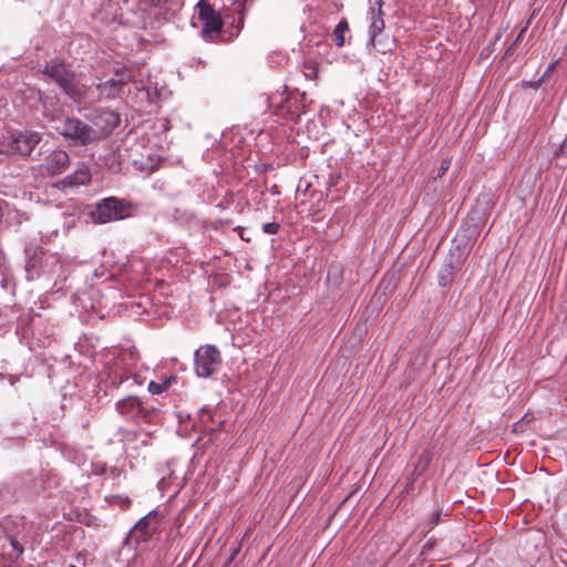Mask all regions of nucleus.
Instances as JSON below:
<instances>
[{
  "instance_id": "393cba45",
  "label": "nucleus",
  "mask_w": 567,
  "mask_h": 567,
  "mask_svg": "<svg viewBox=\"0 0 567 567\" xmlns=\"http://www.w3.org/2000/svg\"><path fill=\"white\" fill-rule=\"evenodd\" d=\"M450 164H451L450 161L443 159L442 163H441V166L437 169L436 177H442L446 173V171L449 169Z\"/></svg>"
},
{
  "instance_id": "7ed1b4c3",
  "label": "nucleus",
  "mask_w": 567,
  "mask_h": 567,
  "mask_svg": "<svg viewBox=\"0 0 567 567\" xmlns=\"http://www.w3.org/2000/svg\"><path fill=\"white\" fill-rule=\"evenodd\" d=\"M43 73L53 80L71 99L80 100L84 95V86L74 78V74L68 70L65 64L60 61L47 62Z\"/></svg>"
},
{
  "instance_id": "5701e85b",
  "label": "nucleus",
  "mask_w": 567,
  "mask_h": 567,
  "mask_svg": "<svg viewBox=\"0 0 567 567\" xmlns=\"http://www.w3.org/2000/svg\"><path fill=\"white\" fill-rule=\"evenodd\" d=\"M198 415V422L202 423V425H207V423L212 422L216 425H224V420H217L216 415L212 413L208 409H202L197 412Z\"/></svg>"
},
{
  "instance_id": "e433bc0d",
  "label": "nucleus",
  "mask_w": 567,
  "mask_h": 567,
  "mask_svg": "<svg viewBox=\"0 0 567 567\" xmlns=\"http://www.w3.org/2000/svg\"><path fill=\"white\" fill-rule=\"evenodd\" d=\"M238 553V549H235L230 556V560L234 559V557L236 556V554Z\"/></svg>"
},
{
  "instance_id": "6e6552de",
  "label": "nucleus",
  "mask_w": 567,
  "mask_h": 567,
  "mask_svg": "<svg viewBox=\"0 0 567 567\" xmlns=\"http://www.w3.org/2000/svg\"><path fill=\"white\" fill-rule=\"evenodd\" d=\"M199 19L203 22L202 32L204 37L218 33L223 29L224 21L219 13L210 4L200 6Z\"/></svg>"
},
{
  "instance_id": "20e7f679",
  "label": "nucleus",
  "mask_w": 567,
  "mask_h": 567,
  "mask_svg": "<svg viewBox=\"0 0 567 567\" xmlns=\"http://www.w3.org/2000/svg\"><path fill=\"white\" fill-rule=\"evenodd\" d=\"M132 206L116 197H107L96 204L94 210L91 212V218L94 223L106 224L111 221L122 220L131 216Z\"/></svg>"
},
{
  "instance_id": "4be33fe9",
  "label": "nucleus",
  "mask_w": 567,
  "mask_h": 567,
  "mask_svg": "<svg viewBox=\"0 0 567 567\" xmlns=\"http://www.w3.org/2000/svg\"><path fill=\"white\" fill-rule=\"evenodd\" d=\"M349 30V24L346 19H342L333 30L334 42L338 47L344 45V34Z\"/></svg>"
},
{
  "instance_id": "f704fd0d",
  "label": "nucleus",
  "mask_w": 567,
  "mask_h": 567,
  "mask_svg": "<svg viewBox=\"0 0 567 567\" xmlns=\"http://www.w3.org/2000/svg\"><path fill=\"white\" fill-rule=\"evenodd\" d=\"M34 266H35V264H34V261H33L32 259H31V260H29V261L27 262V268H28V269H29L30 267H34Z\"/></svg>"
},
{
  "instance_id": "72a5a7b5",
  "label": "nucleus",
  "mask_w": 567,
  "mask_h": 567,
  "mask_svg": "<svg viewBox=\"0 0 567 567\" xmlns=\"http://www.w3.org/2000/svg\"><path fill=\"white\" fill-rule=\"evenodd\" d=\"M124 355H128L130 359H134L135 358V352L134 351H128Z\"/></svg>"
},
{
  "instance_id": "c85d7f7f",
  "label": "nucleus",
  "mask_w": 567,
  "mask_h": 567,
  "mask_svg": "<svg viewBox=\"0 0 567 567\" xmlns=\"http://www.w3.org/2000/svg\"><path fill=\"white\" fill-rule=\"evenodd\" d=\"M527 417H528V414L523 415V416H522V419H520L518 422H515L513 425H517V424H518V423H520V422L529 423V422H530V420H529V419H527Z\"/></svg>"
},
{
  "instance_id": "2eb2a0df",
  "label": "nucleus",
  "mask_w": 567,
  "mask_h": 567,
  "mask_svg": "<svg viewBox=\"0 0 567 567\" xmlns=\"http://www.w3.org/2000/svg\"><path fill=\"white\" fill-rule=\"evenodd\" d=\"M100 96L104 99H114L120 95L122 87L115 78L109 79L104 82L96 84Z\"/></svg>"
},
{
  "instance_id": "7c9ffc66",
  "label": "nucleus",
  "mask_w": 567,
  "mask_h": 567,
  "mask_svg": "<svg viewBox=\"0 0 567 567\" xmlns=\"http://www.w3.org/2000/svg\"><path fill=\"white\" fill-rule=\"evenodd\" d=\"M237 229L239 230V236H240V238H241L243 240H247V241H248L249 239H248V238H245V234H244L245 229H244V228H241V227H238Z\"/></svg>"
},
{
  "instance_id": "4468645a",
  "label": "nucleus",
  "mask_w": 567,
  "mask_h": 567,
  "mask_svg": "<svg viewBox=\"0 0 567 567\" xmlns=\"http://www.w3.org/2000/svg\"><path fill=\"white\" fill-rule=\"evenodd\" d=\"M156 512H150L135 524L134 530L141 533L143 537L152 535L156 529Z\"/></svg>"
},
{
  "instance_id": "0eeeda50",
  "label": "nucleus",
  "mask_w": 567,
  "mask_h": 567,
  "mask_svg": "<svg viewBox=\"0 0 567 567\" xmlns=\"http://www.w3.org/2000/svg\"><path fill=\"white\" fill-rule=\"evenodd\" d=\"M465 259L464 252L457 245L454 250H451L449 258L439 271V284L441 287H449L454 281V275L460 269Z\"/></svg>"
},
{
  "instance_id": "a878e982",
  "label": "nucleus",
  "mask_w": 567,
  "mask_h": 567,
  "mask_svg": "<svg viewBox=\"0 0 567 567\" xmlns=\"http://www.w3.org/2000/svg\"><path fill=\"white\" fill-rule=\"evenodd\" d=\"M441 519V513L440 512H434L431 516H430V523L432 525H436L439 523V520Z\"/></svg>"
},
{
  "instance_id": "473e14b6",
  "label": "nucleus",
  "mask_w": 567,
  "mask_h": 567,
  "mask_svg": "<svg viewBox=\"0 0 567 567\" xmlns=\"http://www.w3.org/2000/svg\"><path fill=\"white\" fill-rule=\"evenodd\" d=\"M332 271H336V274H338V272H339V267H331V268L329 269V271H328V277H330V275H331V272H332Z\"/></svg>"
},
{
  "instance_id": "412c9836",
  "label": "nucleus",
  "mask_w": 567,
  "mask_h": 567,
  "mask_svg": "<svg viewBox=\"0 0 567 567\" xmlns=\"http://www.w3.org/2000/svg\"><path fill=\"white\" fill-rule=\"evenodd\" d=\"M115 80L120 83L121 87L135 80L134 70L127 66L115 70Z\"/></svg>"
},
{
  "instance_id": "b1692460",
  "label": "nucleus",
  "mask_w": 567,
  "mask_h": 567,
  "mask_svg": "<svg viewBox=\"0 0 567 567\" xmlns=\"http://www.w3.org/2000/svg\"><path fill=\"white\" fill-rule=\"evenodd\" d=\"M279 228H280V226L276 221L266 223L262 225V230L266 234H271V235L277 234Z\"/></svg>"
},
{
  "instance_id": "39448f33",
  "label": "nucleus",
  "mask_w": 567,
  "mask_h": 567,
  "mask_svg": "<svg viewBox=\"0 0 567 567\" xmlns=\"http://www.w3.org/2000/svg\"><path fill=\"white\" fill-rule=\"evenodd\" d=\"M221 365L219 350L212 344L199 347L194 353V370L199 378H209L216 373Z\"/></svg>"
},
{
  "instance_id": "9d476101",
  "label": "nucleus",
  "mask_w": 567,
  "mask_h": 567,
  "mask_svg": "<svg viewBox=\"0 0 567 567\" xmlns=\"http://www.w3.org/2000/svg\"><path fill=\"white\" fill-rule=\"evenodd\" d=\"M434 453L431 449H424L414 464L413 471L408 475L403 492L410 493L414 489L416 480L423 475L433 460Z\"/></svg>"
},
{
  "instance_id": "f03ea898",
  "label": "nucleus",
  "mask_w": 567,
  "mask_h": 567,
  "mask_svg": "<svg viewBox=\"0 0 567 567\" xmlns=\"http://www.w3.org/2000/svg\"><path fill=\"white\" fill-rule=\"evenodd\" d=\"M41 142V135L34 131H20L0 140V153L8 156H28Z\"/></svg>"
},
{
  "instance_id": "a211bd4d",
  "label": "nucleus",
  "mask_w": 567,
  "mask_h": 567,
  "mask_svg": "<svg viewBox=\"0 0 567 567\" xmlns=\"http://www.w3.org/2000/svg\"><path fill=\"white\" fill-rule=\"evenodd\" d=\"M177 381V375H169L161 382L151 381L148 383V391L152 394H161L167 391L172 383Z\"/></svg>"
},
{
  "instance_id": "f257e3e1",
  "label": "nucleus",
  "mask_w": 567,
  "mask_h": 567,
  "mask_svg": "<svg viewBox=\"0 0 567 567\" xmlns=\"http://www.w3.org/2000/svg\"><path fill=\"white\" fill-rule=\"evenodd\" d=\"M51 127L75 146H85L100 140V131L75 116L63 113L48 116Z\"/></svg>"
},
{
  "instance_id": "ddd939ff",
  "label": "nucleus",
  "mask_w": 567,
  "mask_h": 567,
  "mask_svg": "<svg viewBox=\"0 0 567 567\" xmlns=\"http://www.w3.org/2000/svg\"><path fill=\"white\" fill-rule=\"evenodd\" d=\"M247 1L248 0H235L233 2L234 9L238 13V17L237 18L234 17L230 22V27L233 30L230 31L229 35L231 38L238 35V33L240 32V30L244 27L245 14H246L245 4Z\"/></svg>"
},
{
  "instance_id": "aec40b11",
  "label": "nucleus",
  "mask_w": 567,
  "mask_h": 567,
  "mask_svg": "<svg viewBox=\"0 0 567 567\" xmlns=\"http://www.w3.org/2000/svg\"><path fill=\"white\" fill-rule=\"evenodd\" d=\"M446 435V430L443 429L442 431L439 432L436 429L432 434L431 443H429V445L425 449H431L432 452L435 454L436 449L442 450L444 447L447 440Z\"/></svg>"
},
{
  "instance_id": "bb28decb",
  "label": "nucleus",
  "mask_w": 567,
  "mask_h": 567,
  "mask_svg": "<svg viewBox=\"0 0 567 567\" xmlns=\"http://www.w3.org/2000/svg\"><path fill=\"white\" fill-rule=\"evenodd\" d=\"M528 24H529V21L526 23V25L520 30L519 34L517 35V38L515 39V41L513 42V44L509 47V50L522 39V35L523 33L527 30L528 28Z\"/></svg>"
},
{
  "instance_id": "c756f323",
  "label": "nucleus",
  "mask_w": 567,
  "mask_h": 567,
  "mask_svg": "<svg viewBox=\"0 0 567 567\" xmlns=\"http://www.w3.org/2000/svg\"><path fill=\"white\" fill-rule=\"evenodd\" d=\"M512 432H513L514 434H520V433H523V432H524V427H517V426H514V427L512 429Z\"/></svg>"
},
{
  "instance_id": "423d86ee",
  "label": "nucleus",
  "mask_w": 567,
  "mask_h": 567,
  "mask_svg": "<svg viewBox=\"0 0 567 567\" xmlns=\"http://www.w3.org/2000/svg\"><path fill=\"white\" fill-rule=\"evenodd\" d=\"M69 166V154L63 150H53L44 156L40 172L43 176L53 177L63 174Z\"/></svg>"
},
{
  "instance_id": "cd10ccee",
  "label": "nucleus",
  "mask_w": 567,
  "mask_h": 567,
  "mask_svg": "<svg viewBox=\"0 0 567 567\" xmlns=\"http://www.w3.org/2000/svg\"><path fill=\"white\" fill-rule=\"evenodd\" d=\"M554 69H555V63H550V64L547 66V69H546V71H545V73H544V75H543V78H542L540 80H543L545 76H547V75H548V74H549Z\"/></svg>"
},
{
  "instance_id": "c9c22d12",
  "label": "nucleus",
  "mask_w": 567,
  "mask_h": 567,
  "mask_svg": "<svg viewBox=\"0 0 567 567\" xmlns=\"http://www.w3.org/2000/svg\"><path fill=\"white\" fill-rule=\"evenodd\" d=\"M378 4V9L382 10L381 7H382V0H377L375 2Z\"/></svg>"
},
{
  "instance_id": "6ab92c4d",
  "label": "nucleus",
  "mask_w": 567,
  "mask_h": 567,
  "mask_svg": "<svg viewBox=\"0 0 567 567\" xmlns=\"http://www.w3.org/2000/svg\"><path fill=\"white\" fill-rule=\"evenodd\" d=\"M446 435V430L443 429L442 431L439 432L436 429L432 434L431 443H429V445L425 449H431L432 452L435 454L436 449L442 450L444 447L447 440Z\"/></svg>"
},
{
  "instance_id": "2f4dec72",
  "label": "nucleus",
  "mask_w": 567,
  "mask_h": 567,
  "mask_svg": "<svg viewBox=\"0 0 567 567\" xmlns=\"http://www.w3.org/2000/svg\"><path fill=\"white\" fill-rule=\"evenodd\" d=\"M12 545H13V547H14L19 553H22V551H23L22 546H20L18 543L12 542Z\"/></svg>"
},
{
  "instance_id": "f8f14e48",
  "label": "nucleus",
  "mask_w": 567,
  "mask_h": 567,
  "mask_svg": "<svg viewBox=\"0 0 567 567\" xmlns=\"http://www.w3.org/2000/svg\"><path fill=\"white\" fill-rule=\"evenodd\" d=\"M383 12L382 10L374 8L371 9V23L369 29V41L368 47L374 48L375 47V39L378 34H380L385 27L384 20L382 18Z\"/></svg>"
},
{
  "instance_id": "f3484780",
  "label": "nucleus",
  "mask_w": 567,
  "mask_h": 567,
  "mask_svg": "<svg viewBox=\"0 0 567 567\" xmlns=\"http://www.w3.org/2000/svg\"><path fill=\"white\" fill-rule=\"evenodd\" d=\"M70 186L84 185L91 179V173L86 165L81 164L76 171L66 177Z\"/></svg>"
},
{
  "instance_id": "9b49d317",
  "label": "nucleus",
  "mask_w": 567,
  "mask_h": 567,
  "mask_svg": "<svg viewBox=\"0 0 567 567\" xmlns=\"http://www.w3.org/2000/svg\"><path fill=\"white\" fill-rule=\"evenodd\" d=\"M153 14L158 20L168 21L175 17L183 7V0H151Z\"/></svg>"
},
{
  "instance_id": "1a4fd4ad",
  "label": "nucleus",
  "mask_w": 567,
  "mask_h": 567,
  "mask_svg": "<svg viewBox=\"0 0 567 567\" xmlns=\"http://www.w3.org/2000/svg\"><path fill=\"white\" fill-rule=\"evenodd\" d=\"M93 130L100 131V138L110 132H112L120 124V116L117 113L111 110L101 109L94 112Z\"/></svg>"
},
{
  "instance_id": "dca6fc26",
  "label": "nucleus",
  "mask_w": 567,
  "mask_h": 567,
  "mask_svg": "<svg viewBox=\"0 0 567 567\" xmlns=\"http://www.w3.org/2000/svg\"><path fill=\"white\" fill-rule=\"evenodd\" d=\"M116 409L118 413L126 416V421H128L140 413V402L137 399L130 396L120 401Z\"/></svg>"
}]
</instances>
